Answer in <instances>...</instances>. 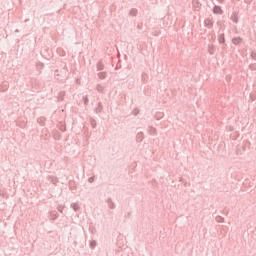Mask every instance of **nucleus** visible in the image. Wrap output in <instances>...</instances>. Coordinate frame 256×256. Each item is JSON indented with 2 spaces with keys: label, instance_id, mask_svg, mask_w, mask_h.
<instances>
[{
  "label": "nucleus",
  "instance_id": "35",
  "mask_svg": "<svg viewBox=\"0 0 256 256\" xmlns=\"http://www.w3.org/2000/svg\"><path fill=\"white\" fill-rule=\"evenodd\" d=\"M245 3H248L250 5V3H253V0H244Z\"/></svg>",
  "mask_w": 256,
  "mask_h": 256
},
{
  "label": "nucleus",
  "instance_id": "9",
  "mask_svg": "<svg viewBox=\"0 0 256 256\" xmlns=\"http://www.w3.org/2000/svg\"><path fill=\"white\" fill-rule=\"evenodd\" d=\"M101 111H103V103L99 102L97 107L94 109L95 113H101Z\"/></svg>",
  "mask_w": 256,
  "mask_h": 256
},
{
  "label": "nucleus",
  "instance_id": "19",
  "mask_svg": "<svg viewBox=\"0 0 256 256\" xmlns=\"http://www.w3.org/2000/svg\"><path fill=\"white\" fill-rule=\"evenodd\" d=\"M90 125L93 129L97 127V121L93 118H90Z\"/></svg>",
  "mask_w": 256,
  "mask_h": 256
},
{
  "label": "nucleus",
  "instance_id": "27",
  "mask_svg": "<svg viewBox=\"0 0 256 256\" xmlns=\"http://www.w3.org/2000/svg\"><path fill=\"white\" fill-rule=\"evenodd\" d=\"M90 247H91L92 249H95V247H97V242H96L95 240H92V241L90 242Z\"/></svg>",
  "mask_w": 256,
  "mask_h": 256
},
{
  "label": "nucleus",
  "instance_id": "1",
  "mask_svg": "<svg viewBox=\"0 0 256 256\" xmlns=\"http://www.w3.org/2000/svg\"><path fill=\"white\" fill-rule=\"evenodd\" d=\"M213 13L215 15H223V9L221 8V6L215 5L213 8Z\"/></svg>",
  "mask_w": 256,
  "mask_h": 256
},
{
  "label": "nucleus",
  "instance_id": "16",
  "mask_svg": "<svg viewBox=\"0 0 256 256\" xmlns=\"http://www.w3.org/2000/svg\"><path fill=\"white\" fill-rule=\"evenodd\" d=\"M7 89H9V83L5 82L1 85L0 91L5 92Z\"/></svg>",
  "mask_w": 256,
  "mask_h": 256
},
{
  "label": "nucleus",
  "instance_id": "10",
  "mask_svg": "<svg viewBox=\"0 0 256 256\" xmlns=\"http://www.w3.org/2000/svg\"><path fill=\"white\" fill-rule=\"evenodd\" d=\"M69 189H70V191H76L77 190V184L75 183V181H70L69 182Z\"/></svg>",
  "mask_w": 256,
  "mask_h": 256
},
{
  "label": "nucleus",
  "instance_id": "12",
  "mask_svg": "<svg viewBox=\"0 0 256 256\" xmlns=\"http://www.w3.org/2000/svg\"><path fill=\"white\" fill-rule=\"evenodd\" d=\"M192 5L194 9H201V3L199 2V0H193Z\"/></svg>",
  "mask_w": 256,
  "mask_h": 256
},
{
  "label": "nucleus",
  "instance_id": "5",
  "mask_svg": "<svg viewBox=\"0 0 256 256\" xmlns=\"http://www.w3.org/2000/svg\"><path fill=\"white\" fill-rule=\"evenodd\" d=\"M232 43H233V45H241V43H243V38L235 37L232 39Z\"/></svg>",
  "mask_w": 256,
  "mask_h": 256
},
{
  "label": "nucleus",
  "instance_id": "2",
  "mask_svg": "<svg viewBox=\"0 0 256 256\" xmlns=\"http://www.w3.org/2000/svg\"><path fill=\"white\" fill-rule=\"evenodd\" d=\"M204 25L207 27V29H213V20L211 18H207L204 21Z\"/></svg>",
  "mask_w": 256,
  "mask_h": 256
},
{
  "label": "nucleus",
  "instance_id": "26",
  "mask_svg": "<svg viewBox=\"0 0 256 256\" xmlns=\"http://www.w3.org/2000/svg\"><path fill=\"white\" fill-rule=\"evenodd\" d=\"M147 79H149V76L147 75V73H142V81L145 83Z\"/></svg>",
  "mask_w": 256,
  "mask_h": 256
},
{
  "label": "nucleus",
  "instance_id": "11",
  "mask_svg": "<svg viewBox=\"0 0 256 256\" xmlns=\"http://www.w3.org/2000/svg\"><path fill=\"white\" fill-rule=\"evenodd\" d=\"M208 53L210 55H214L215 54V45H213V44H209L208 45Z\"/></svg>",
  "mask_w": 256,
  "mask_h": 256
},
{
  "label": "nucleus",
  "instance_id": "18",
  "mask_svg": "<svg viewBox=\"0 0 256 256\" xmlns=\"http://www.w3.org/2000/svg\"><path fill=\"white\" fill-rule=\"evenodd\" d=\"M129 15H130L131 17H137V9L132 8V9L130 10V12H129Z\"/></svg>",
  "mask_w": 256,
  "mask_h": 256
},
{
  "label": "nucleus",
  "instance_id": "41",
  "mask_svg": "<svg viewBox=\"0 0 256 256\" xmlns=\"http://www.w3.org/2000/svg\"><path fill=\"white\" fill-rule=\"evenodd\" d=\"M128 217H131V212L128 213Z\"/></svg>",
  "mask_w": 256,
  "mask_h": 256
},
{
  "label": "nucleus",
  "instance_id": "31",
  "mask_svg": "<svg viewBox=\"0 0 256 256\" xmlns=\"http://www.w3.org/2000/svg\"><path fill=\"white\" fill-rule=\"evenodd\" d=\"M95 181V176L88 178V183H93Z\"/></svg>",
  "mask_w": 256,
  "mask_h": 256
},
{
  "label": "nucleus",
  "instance_id": "33",
  "mask_svg": "<svg viewBox=\"0 0 256 256\" xmlns=\"http://www.w3.org/2000/svg\"><path fill=\"white\" fill-rule=\"evenodd\" d=\"M132 113L133 115L137 116V114L139 113V109L135 108Z\"/></svg>",
  "mask_w": 256,
  "mask_h": 256
},
{
  "label": "nucleus",
  "instance_id": "14",
  "mask_svg": "<svg viewBox=\"0 0 256 256\" xmlns=\"http://www.w3.org/2000/svg\"><path fill=\"white\" fill-rule=\"evenodd\" d=\"M148 133L149 135H157V129H155L153 126H149Z\"/></svg>",
  "mask_w": 256,
  "mask_h": 256
},
{
  "label": "nucleus",
  "instance_id": "24",
  "mask_svg": "<svg viewBox=\"0 0 256 256\" xmlns=\"http://www.w3.org/2000/svg\"><path fill=\"white\" fill-rule=\"evenodd\" d=\"M50 219L55 221V219H57V212H50Z\"/></svg>",
  "mask_w": 256,
  "mask_h": 256
},
{
  "label": "nucleus",
  "instance_id": "29",
  "mask_svg": "<svg viewBox=\"0 0 256 256\" xmlns=\"http://www.w3.org/2000/svg\"><path fill=\"white\" fill-rule=\"evenodd\" d=\"M249 69H251V71H256V63L250 64Z\"/></svg>",
  "mask_w": 256,
  "mask_h": 256
},
{
  "label": "nucleus",
  "instance_id": "34",
  "mask_svg": "<svg viewBox=\"0 0 256 256\" xmlns=\"http://www.w3.org/2000/svg\"><path fill=\"white\" fill-rule=\"evenodd\" d=\"M60 131L65 132V131H66L65 126L61 125V126H60Z\"/></svg>",
  "mask_w": 256,
  "mask_h": 256
},
{
  "label": "nucleus",
  "instance_id": "13",
  "mask_svg": "<svg viewBox=\"0 0 256 256\" xmlns=\"http://www.w3.org/2000/svg\"><path fill=\"white\" fill-rule=\"evenodd\" d=\"M56 51L60 57H65L67 55V53L65 52V50L63 48H57Z\"/></svg>",
  "mask_w": 256,
  "mask_h": 256
},
{
  "label": "nucleus",
  "instance_id": "22",
  "mask_svg": "<svg viewBox=\"0 0 256 256\" xmlns=\"http://www.w3.org/2000/svg\"><path fill=\"white\" fill-rule=\"evenodd\" d=\"M99 79H106L107 78V72H100L98 73Z\"/></svg>",
  "mask_w": 256,
  "mask_h": 256
},
{
  "label": "nucleus",
  "instance_id": "17",
  "mask_svg": "<svg viewBox=\"0 0 256 256\" xmlns=\"http://www.w3.org/2000/svg\"><path fill=\"white\" fill-rule=\"evenodd\" d=\"M71 207L73 209V211H75L77 213V211H79V209H81V207L79 206V203H72Z\"/></svg>",
  "mask_w": 256,
  "mask_h": 256
},
{
  "label": "nucleus",
  "instance_id": "15",
  "mask_svg": "<svg viewBox=\"0 0 256 256\" xmlns=\"http://www.w3.org/2000/svg\"><path fill=\"white\" fill-rule=\"evenodd\" d=\"M96 67H97V71H103V69H105V65L103 64L102 61H99Z\"/></svg>",
  "mask_w": 256,
  "mask_h": 256
},
{
  "label": "nucleus",
  "instance_id": "3",
  "mask_svg": "<svg viewBox=\"0 0 256 256\" xmlns=\"http://www.w3.org/2000/svg\"><path fill=\"white\" fill-rule=\"evenodd\" d=\"M145 139L143 132H138L136 135V142L141 143Z\"/></svg>",
  "mask_w": 256,
  "mask_h": 256
},
{
  "label": "nucleus",
  "instance_id": "25",
  "mask_svg": "<svg viewBox=\"0 0 256 256\" xmlns=\"http://www.w3.org/2000/svg\"><path fill=\"white\" fill-rule=\"evenodd\" d=\"M98 93H103V86L101 84H98L97 87H96Z\"/></svg>",
  "mask_w": 256,
  "mask_h": 256
},
{
  "label": "nucleus",
  "instance_id": "28",
  "mask_svg": "<svg viewBox=\"0 0 256 256\" xmlns=\"http://www.w3.org/2000/svg\"><path fill=\"white\" fill-rule=\"evenodd\" d=\"M84 105H89V98L87 96H84L83 98Z\"/></svg>",
  "mask_w": 256,
  "mask_h": 256
},
{
  "label": "nucleus",
  "instance_id": "20",
  "mask_svg": "<svg viewBox=\"0 0 256 256\" xmlns=\"http://www.w3.org/2000/svg\"><path fill=\"white\" fill-rule=\"evenodd\" d=\"M45 67V64H43L42 62H38L37 64H36V69L38 70V71H41V69H43Z\"/></svg>",
  "mask_w": 256,
  "mask_h": 256
},
{
  "label": "nucleus",
  "instance_id": "6",
  "mask_svg": "<svg viewBox=\"0 0 256 256\" xmlns=\"http://www.w3.org/2000/svg\"><path fill=\"white\" fill-rule=\"evenodd\" d=\"M48 181H50V183L53 185H57V183H59V179L55 176H48Z\"/></svg>",
  "mask_w": 256,
  "mask_h": 256
},
{
  "label": "nucleus",
  "instance_id": "30",
  "mask_svg": "<svg viewBox=\"0 0 256 256\" xmlns=\"http://www.w3.org/2000/svg\"><path fill=\"white\" fill-rule=\"evenodd\" d=\"M43 121H45V119L44 118H38L37 119V122L40 124V125H45V122H43Z\"/></svg>",
  "mask_w": 256,
  "mask_h": 256
},
{
  "label": "nucleus",
  "instance_id": "36",
  "mask_svg": "<svg viewBox=\"0 0 256 256\" xmlns=\"http://www.w3.org/2000/svg\"><path fill=\"white\" fill-rule=\"evenodd\" d=\"M228 131H233V127L229 126Z\"/></svg>",
  "mask_w": 256,
  "mask_h": 256
},
{
  "label": "nucleus",
  "instance_id": "8",
  "mask_svg": "<svg viewBox=\"0 0 256 256\" xmlns=\"http://www.w3.org/2000/svg\"><path fill=\"white\" fill-rule=\"evenodd\" d=\"M218 43H220V45H224V43H225V33H222L218 36Z\"/></svg>",
  "mask_w": 256,
  "mask_h": 256
},
{
  "label": "nucleus",
  "instance_id": "23",
  "mask_svg": "<svg viewBox=\"0 0 256 256\" xmlns=\"http://www.w3.org/2000/svg\"><path fill=\"white\" fill-rule=\"evenodd\" d=\"M216 221L217 223H224L225 222V218H223V216H216Z\"/></svg>",
  "mask_w": 256,
  "mask_h": 256
},
{
  "label": "nucleus",
  "instance_id": "37",
  "mask_svg": "<svg viewBox=\"0 0 256 256\" xmlns=\"http://www.w3.org/2000/svg\"><path fill=\"white\" fill-rule=\"evenodd\" d=\"M58 211H59L60 213H63V209H61V208H58Z\"/></svg>",
  "mask_w": 256,
  "mask_h": 256
},
{
  "label": "nucleus",
  "instance_id": "7",
  "mask_svg": "<svg viewBox=\"0 0 256 256\" xmlns=\"http://www.w3.org/2000/svg\"><path fill=\"white\" fill-rule=\"evenodd\" d=\"M230 19L233 23H239V15L237 13H233Z\"/></svg>",
  "mask_w": 256,
  "mask_h": 256
},
{
  "label": "nucleus",
  "instance_id": "4",
  "mask_svg": "<svg viewBox=\"0 0 256 256\" xmlns=\"http://www.w3.org/2000/svg\"><path fill=\"white\" fill-rule=\"evenodd\" d=\"M106 203H107L109 209H115L116 205H115V202H113V199L107 198Z\"/></svg>",
  "mask_w": 256,
  "mask_h": 256
},
{
  "label": "nucleus",
  "instance_id": "32",
  "mask_svg": "<svg viewBox=\"0 0 256 256\" xmlns=\"http://www.w3.org/2000/svg\"><path fill=\"white\" fill-rule=\"evenodd\" d=\"M251 57H252V59H254V61H256V51H253L251 53Z\"/></svg>",
  "mask_w": 256,
  "mask_h": 256
},
{
  "label": "nucleus",
  "instance_id": "21",
  "mask_svg": "<svg viewBox=\"0 0 256 256\" xmlns=\"http://www.w3.org/2000/svg\"><path fill=\"white\" fill-rule=\"evenodd\" d=\"M64 97H65V91L59 92V94H58V101H63Z\"/></svg>",
  "mask_w": 256,
  "mask_h": 256
},
{
  "label": "nucleus",
  "instance_id": "39",
  "mask_svg": "<svg viewBox=\"0 0 256 256\" xmlns=\"http://www.w3.org/2000/svg\"><path fill=\"white\" fill-rule=\"evenodd\" d=\"M15 33H19V29H16V30H15Z\"/></svg>",
  "mask_w": 256,
  "mask_h": 256
},
{
  "label": "nucleus",
  "instance_id": "40",
  "mask_svg": "<svg viewBox=\"0 0 256 256\" xmlns=\"http://www.w3.org/2000/svg\"><path fill=\"white\" fill-rule=\"evenodd\" d=\"M220 3H223V1H225V0H218Z\"/></svg>",
  "mask_w": 256,
  "mask_h": 256
},
{
  "label": "nucleus",
  "instance_id": "38",
  "mask_svg": "<svg viewBox=\"0 0 256 256\" xmlns=\"http://www.w3.org/2000/svg\"><path fill=\"white\" fill-rule=\"evenodd\" d=\"M179 181H180L181 183H183V177H180Z\"/></svg>",
  "mask_w": 256,
  "mask_h": 256
}]
</instances>
